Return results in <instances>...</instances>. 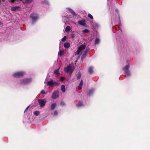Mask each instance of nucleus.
<instances>
[{"instance_id": "nucleus-1", "label": "nucleus", "mask_w": 150, "mask_h": 150, "mask_svg": "<svg viewBox=\"0 0 150 150\" xmlns=\"http://www.w3.org/2000/svg\"><path fill=\"white\" fill-rule=\"evenodd\" d=\"M30 17L31 19L32 22L34 23L38 20V16L37 13H32L30 15Z\"/></svg>"}, {"instance_id": "nucleus-36", "label": "nucleus", "mask_w": 150, "mask_h": 150, "mask_svg": "<svg viewBox=\"0 0 150 150\" xmlns=\"http://www.w3.org/2000/svg\"><path fill=\"white\" fill-rule=\"evenodd\" d=\"M83 85V81L82 80H81V81L80 83L79 84V86H82Z\"/></svg>"}, {"instance_id": "nucleus-8", "label": "nucleus", "mask_w": 150, "mask_h": 150, "mask_svg": "<svg viewBox=\"0 0 150 150\" xmlns=\"http://www.w3.org/2000/svg\"><path fill=\"white\" fill-rule=\"evenodd\" d=\"M31 81V79L30 78H25L22 81V83L24 84H27L30 83Z\"/></svg>"}, {"instance_id": "nucleus-41", "label": "nucleus", "mask_w": 150, "mask_h": 150, "mask_svg": "<svg viewBox=\"0 0 150 150\" xmlns=\"http://www.w3.org/2000/svg\"><path fill=\"white\" fill-rule=\"evenodd\" d=\"M2 24V23L0 22V25H1Z\"/></svg>"}, {"instance_id": "nucleus-26", "label": "nucleus", "mask_w": 150, "mask_h": 150, "mask_svg": "<svg viewBox=\"0 0 150 150\" xmlns=\"http://www.w3.org/2000/svg\"><path fill=\"white\" fill-rule=\"evenodd\" d=\"M42 3L45 4H48L49 2L47 0H42Z\"/></svg>"}, {"instance_id": "nucleus-30", "label": "nucleus", "mask_w": 150, "mask_h": 150, "mask_svg": "<svg viewBox=\"0 0 150 150\" xmlns=\"http://www.w3.org/2000/svg\"><path fill=\"white\" fill-rule=\"evenodd\" d=\"M67 39V37L66 36H65L62 39V42H64Z\"/></svg>"}, {"instance_id": "nucleus-38", "label": "nucleus", "mask_w": 150, "mask_h": 150, "mask_svg": "<svg viewBox=\"0 0 150 150\" xmlns=\"http://www.w3.org/2000/svg\"><path fill=\"white\" fill-rule=\"evenodd\" d=\"M65 104V103L63 101H62L61 102V105H64Z\"/></svg>"}, {"instance_id": "nucleus-9", "label": "nucleus", "mask_w": 150, "mask_h": 150, "mask_svg": "<svg viewBox=\"0 0 150 150\" xmlns=\"http://www.w3.org/2000/svg\"><path fill=\"white\" fill-rule=\"evenodd\" d=\"M20 8L19 6H16L12 7L11 8V10L13 11H16L19 10Z\"/></svg>"}, {"instance_id": "nucleus-28", "label": "nucleus", "mask_w": 150, "mask_h": 150, "mask_svg": "<svg viewBox=\"0 0 150 150\" xmlns=\"http://www.w3.org/2000/svg\"><path fill=\"white\" fill-rule=\"evenodd\" d=\"M70 12L73 15H75L76 13L74 11L71 9H70Z\"/></svg>"}, {"instance_id": "nucleus-24", "label": "nucleus", "mask_w": 150, "mask_h": 150, "mask_svg": "<svg viewBox=\"0 0 150 150\" xmlns=\"http://www.w3.org/2000/svg\"><path fill=\"white\" fill-rule=\"evenodd\" d=\"M64 54V51L62 50L60 51L58 53V55L61 56Z\"/></svg>"}, {"instance_id": "nucleus-11", "label": "nucleus", "mask_w": 150, "mask_h": 150, "mask_svg": "<svg viewBox=\"0 0 150 150\" xmlns=\"http://www.w3.org/2000/svg\"><path fill=\"white\" fill-rule=\"evenodd\" d=\"M86 48V45H81L79 47L78 49L79 50L80 52L82 50H84Z\"/></svg>"}, {"instance_id": "nucleus-12", "label": "nucleus", "mask_w": 150, "mask_h": 150, "mask_svg": "<svg viewBox=\"0 0 150 150\" xmlns=\"http://www.w3.org/2000/svg\"><path fill=\"white\" fill-rule=\"evenodd\" d=\"M93 67H90L88 68V72L90 74H93Z\"/></svg>"}, {"instance_id": "nucleus-17", "label": "nucleus", "mask_w": 150, "mask_h": 150, "mask_svg": "<svg viewBox=\"0 0 150 150\" xmlns=\"http://www.w3.org/2000/svg\"><path fill=\"white\" fill-rule=\"evenodd\" d=\"M54 74L55 75H59L60 74L59 73V69H57L56 70H55L54 72Z\"/></svg>"}, {"instance_id": "nucleus-15", "label": "nucleus", "mask_w": 150, "mask_h": 150, "mask_svg": "<svg viewBox=\"0 0 150 150\" xmlns=\"http://www.w3.org/2000/svg\"><path fill=\"white\" fill-rule=\"evenodd\" d=\"M33 0H25L24 2H23V3L26 4H30L32 2Z\"/></svg>"}, {"instance_id": "nucleus-32", "label": "nucleus", "mask_w": 150, "mask_h": 150, "mask_svg": "<svg viewBox=\"0 0 150 150\" xmlns=\"http://www.w3.org/2000/svg\"><path fill=\"white\" fill-rule=\"evenodd\" d=\"M80 51L78 49L77 50L75 53V55H78L79 54Z\"/></svg>"}, {"instance_id": "nucleus-21", "label": "nucleus", "mask_w": 150, "mask_h": 150, "mask_svg": "<svg viewBox=\"0 0 150 150\" xmlns=\"http://www.w3.org/2000/svg\"><path fill=\"white\" fill-rule=\"evenodd\" d=\"M100 40L99 38H96L95 41V45H98L100 42Z\"/></svg>"}, {"instance_id": "nucleus-14", "label": "nucleus", "mask_w": 150, "mask_h": 150, "mask_svg": "<svg viewBox=\"0 0 150 150\" xmlns=\"http://www.w3.org/2000/svg\"><path fill=\"white\" fill-rule=\"evenodd\" d=\"M94 90L93 89H91L89 90L87 93V95L88 96H90L94 92Z\"/></svg>"}, {"instance_id": "nucleus-18", "label": "nucleus", "mask_w": 150, "mask_h": 150, "mask_svg": "<svg viewBox=\"0 0 150 150\" xmlns=\"http://www.w3.org/2000/svg\"><path fill=\"white\" fill-rule=\"evenodd\" d=\"M64 46L65 48H68L70 46V44L68 42L65 43L64 44Z\"/></svg>"}, {"instance_id": "nucleus-29", "label": "nucleus", "mask_w": 150, "mask_h": 150, "mask_svg": "<svg viewBox=\"0 0 150 150\" xmlns=\"http://www.w3.org/2000/svg\"><path fill=\"white\" fill-rule=\"evenodd\" d=\"M77 79H79L81 77V74L80 73H78L77 75Z\"/></svg>"}, {"instance_id": "nucleus-35", "label": "nucleus", "mask_w": 150, "mask_h": 150, "mask_svg": "<svg viewBox=\"0 0 150 150\" xmlns=\"http://www.w3.org/2000/svg\"><path fill=\"white\" fill-rule=\"evenodd\" d=\"M8 1L11 3H13L15 2V0H8Z\"/></svg>"}, {"instance_id": "nucleus-34", "label": "nucleus", "mask_w": 150, "mask_h": 150, "mask_svg": "<svg viewBox=\"0 0 150 150\" xmlns=\"http://www.w3.org/2000/svg\"><path fill=\"white\" fill-rule=\"evenodd\" d=\"M58 112H57V111H55L54 112V115L55 116H56L57 115H58Z\"/></svg>"}, {"instance_id": "nucleus-42", "label": "nucleus", "mask_w": 150, "mask_h": 150, "mask_svg": "<svg viewBox=\"0 0 150 150\" xmlns=\"http://www.w3.org/2000/svg\"><path fill=\"white\" fill-rule=\"evenodd\" d=\"M119 20L120 21V17H119Z\"/></svg>"}, {"instance_id": "nucleus-23", "label": "nucleus", "mask_w": 150, "mask_h": 150, "mask_svg": "<svg viewBox=\"0 0 150 150\" xmlns=\"http://www.w3.org/2000/svg\"><path fill=\"white\" fill-rule=\"evenodd\" d=\"M70 28L69 26H67L65 29V31L66 32L69 31L70 30Z\"/></svg>"}, {"instance_id": "nucleus-20", "label": "nucleus", "mask_w": 150, "mask_h": 150, "mask_svg": "<svg viewBox=\"0 0 150 150\" xmlns=\"http://www.w3.org/2000/svg\"><path fill=\"white\" fill-rule=\"evenodd\" d=\"M61 89L62 91L63 92H64L65 91V87L64 85H62L61 86Z\"/></svg>"}, {"instance_id": "nucleus-6", "label": "nucleus", "mask_w": 150, "mask_h": 150, "mask_svg": "<svg viewBox=\"0 0 150 150\" xmlns=\"http://www.w3.org/2000/svg\"><path fill=\"white\" fill-rule=\"evenodd\" d=\"M59 92L57 91H54L52 95V98L53 99H55L59 96Z\"/></svg>"}, {"instance_id": "nucleus-10", "label": "nucleus", "mask_w": 150, "mask_h": 150, "mask_svg": "<svg viewBox=\"0 0 150 150\" xmlns=\"http://www.w3.org/2000/svg\"><path fill=\"white\" fill-rule=\"evenodd\" d=\"M79 24L82 26H85L86 24V22L85 20H82L81 21H79L78 22Z\"/></svg>"}, {"instance_id": "nucleus-31", "label": "nucleus", "mask_w": 150, "mask_h": 150, "mask_svg": "<svg viewBox=\"0 0 150 150\" xmlns=\"http://www.w3.org/2000/svg\"><path fill=\"white\" fill-rule=\"evenodd\" d=\"M88 17H89L91 19H93V16L90 14L89 13L88 15Z\"/></svg>"}, {"instance_id": "nucleus-7", "label": "nucleus", "mask_w": 150, "mask_h": 150, "mask_svg": "<svg viewBox=\"0 0 150 150\" xmlns=\"http://www.w3.org/2000/svg\"><path fill=\"white\" fill-rule=\"evenodd\" d=\"M89 51V50L88 49H87L85 50L84 53L82 55L81 57V59H83L85 58L86 55L88 54Z\"/></svg>"}, {"instance_id": "nucleus-39", "label": "nucleus", "mask_w": 150, "mask_h": 150, "mask_svg": "<svg viewBox=\"0 0 150 150\" xmlns=\"http://www.w3.org/2000/svg\"><path fill=\"white\" fill-rule=\"evenodd\" d=\"M82 88V86H79L78 87V90H81Z\"/></svg>"}, {"instance_id": "nucleus-19", "label": "nucleus", "mask_w": 150, "mask_h": 150, "mask_svg": "<svg viewBox=\"0 0 150 150\" xmlns=\"http://www.w3.org/2000/svg\"><path fill=\"white\" fill-rule=\"evenodd\" d=\"M83 102L82 101H80L76 105L77 106H81L83 105Z\"/></svg>"}, {"instance_id": "nucleus-16", "label": "nucleus", "mask_w": 150, "mask_h": 150, "mask_svg": "<svg viewBox=\"0 0 150 150\" xmlns=\"http://www.w3.org/2000/svg\"><path fill=\"white\" fill-rule=\"evenodd\" d=\"M130 66L129 65H127L125 67H124L122 68V69L124 71L125 70H128Z\"/></svg>"}, {"instance_id": "nucleus-37", "label": "nucleus", "mask_w": 150, "mask_h": 150, "mask_svg": "<svg viewBox=\"0 0 150 150\" xmlns=\"http://www.w3.org/2000/svg\"><path fill=\"white\" fill-rule=\"evenodd\" d=\"M40 93L42 94H46V93H45V91L43 90H42L40 92Z\"/></svg>"}, {"instance_id": "nucleus-2", "label": "nucleus", "mask_w": 150, "mask_h": 150, "mask_svg": "<svg viewBox=\"0 0 150 150\" xmlns=\"http://www.w3.org/2000/svg\"><path fill=\"white\" fill-rule=\"evenodd\" d=\"M47 85L49 86H56L58 85L57 83L55 81H54L53 80H52L50 81H48Z\"/></svg>"}, {"instance_id": "nucleus-25", "label": "nucleus", "mask_w": 150, "mask_h": 150, "mask_svg": "<svg viewBox=\"0 0 150 150\" xmlns=\"http://www.w3.org/2000/svg\"><path fill=\"white\" fill-rule=\"evenodd\" d=\"M33 113L35 116H38L40 114V112L39 111H35Z\"/></svg>"}, {"instance_id": "nucleus-33", "label": "nucleus", "mask_w": 150, "mask_h": 150, "mask_svg": "<svg viewBox=\"0 0 150 150\" xmlns=\"http://www.w3.org/2000/svg\"><path fill=\"white\" fill-rule=\"evenodd\" d=\"M65 80V78L64 77L62 76L60 77V80L61 81H63Z\"/></svg>"}, {"instance_id": "nucleus-22", "label": "nucleus", "mask_w": 150, "mask_h": 150, "mask_svg": "<svg viewBox=\"0 0 150 150\" xmlns=\"http://www.w3.org/2000/svg\"><path fill=\"white\" fill-rule=\"evenodd\" d=\"M125 72V74L127 76H129L130 75V71L129 70H125V71H124Z\"/></svg>"}, {"instance_id": "nucleus-3", "label": "nucleus", "mask_w": 150, "mask_h": 150, "mask_svg": "<svg viewBox=\"0 0 150 150\" xmlns=\"http://www.w3.org/2000/svg\"><path fill=\"white\" fill-rule=\"evenodd\" d=\"M38 101L40 107H43L45 105L46 100L45 99H38Z\"/></svg>"}, {"instance_id": "nucleus-4", "label": "nucleus", "mask_w": 150, "mask_h": 150, "mask_svg": "<svg viewBox=\"0 0 150 150\" xmlns=\"http://www.w3.org/2000/svg\"><path fill=\"white\" fill-rule=\"evenodd\" d=\"M23 72L22 71L18 72L15 73L13 75V76L15 78H18L23 76Z\"/></svg>"}, {"instance_id": "nucleus-13", "label": "nucleus", "mask_w": 150, "mask_h": 150, "mask_svg": "<svg viewBox=\"0 0 150 150\" xmlns=\"http://www.w3.org/2000/svg\"><path fill=\"white\" fill-rule=\"evenodd\" d=\"M57 105L56 103H54L51 104L50 105V109L52 110H53L56 107Z\"/></svg>"}, {"instance_id": "nucleus-27", "label": "nucleus", "mask_w": 150, "mask_h": 150, "mask_svg": "<svg viewBox=\"0 0 150 150\" xmlns=\"http://www.w3.org/2000/svg\"><path fill=\"white\" fill-rule=\"evenodd\" d=\"M89 32V30L87 29L83 30L82 31V33H88Z\"/></svg>"}, {"instance_id": "nucleus-40", "label": "nucleus", "mask_w": 150, "mask_h": 150, "mask_svg": "<svg viewBox=\"0 0 150 150\" xmlns=\"http://www.w3.org/2000/svg\"><path fill=\"white\" fill-rule=\"evenodd\" d=\"M29 107V106H28L26 108V109H25V111H24V112H26V111H27V110H28V108Z\"/></svg>"}, {"instance_id": "nucleus-5", "label": "nucleus", "mask_w": 150, "mask_h": 150, "mask_svg": "<svg viewBox=\"0 0 150 150\" xmlns=\"http://www.w3.org/2000/svg\"><path fill=\"white\" fill-rule=\"evenodd\" d=\"M64 71L65 72L67 73H69L71 74L73 71V70L72 69L70 65H69L67 66V67L65 68L64 69Z\"/></svg>"}]
</instances>
